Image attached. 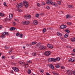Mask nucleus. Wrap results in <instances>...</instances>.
<instances>
[{
  "mask_svg": "<svg viewBox=\"0 0 75 75\" xmlns=\"http://www.w3.org/2000/svg\"><path fill=\"white\" fill-rule=\"evenodd\" d=\"M47 4H52V6H54L55 7H57V4L55 2H52L51 0H48L46 2Z\"/></svg>",
  "mask_w": 75,
  "mask_h": 75,
  "instance_id": "obj_1",
  "label": "nucleus"
},
{
  "mask_svg": "<svg viewBox=\"0 0 75 75\" xmlns=\"http://www.w3.org/2000/svg\"><path fill=\"white\" fill-rule=\"evenodd\" d=\"M8 33L5 32L4 33H2V35L1 36V38H5L6 37V35H8Z\"/></svg>",
  "mask_w": 75,
  "mask_h": 75,
  "instance_id": "obj_2",
  "label": "nucleus"
},
{
  "mask_svg": "<svg viewBox=\"0 0 75 75\" xmlns=\"http://www.w3.org/2000/svg\"><path fill=\"white\" fill-rule=\"evenodd\" d=\"M44 55L46 56H49L51 55V52L49 51H46L44 53Z\"/></svg>",
  "mask_w": 75,
  "mask_h": 75,
  "instance_id": "obj_3",
  "label": "nucleus"
},
{
  "mask_svg": "<svg viewBox=\"0 0 75 75\" xmlns=\"http://www.w3.org/2000/svg\"><path fill=\"white\" fill-rule=\"evenodd\" d=\"M48 60L49 62H56V60L53 58H49Z\"/></svg>",
  "mask_w": 75,
  "mask_h": 75,
  "instance_id": "obj_4",
  "label": "nucleus"
},
{
  "mask_svg": "<svg viewBox=\"0 0 75 75\" xmlns=\"http://www.w3.org/2000/svg\"><path fill=\"white\" fill-rule=\"evenodd\" d=\"M23 6V3H21L17 5L16 7L18 8H21Z\"/></svg>",
  "mask_w": 75,
  "mask_h": 75,
  "instance_id": "obj_5",
  "label": "nucleus"
},
{
  "mask_svg": "<svg viewBox=\"0 0 75 75\" xmlns=\"http://www.w3.org/2000/svg\"><path fill=\"white\" fill-rule=\"evenodd\" d=\"M30 63H31V62H30V61H28L26 62V63L25 64V68H27L28 67V66L30 65Z\"/></svg>",
  "mask_w": 75,
  "mask_h": 75,
  "instance_id": "obj_6",
  "label": "nucleus"
},
{
  "mask_svg": "<svg viewBox=\"0 0 75 75\" xmlns=\"http://www.w3.org/2000/svg\"><path fill=\"white\" fill-rule=\"evenodd\" d=\"M23 3H24V4L25 6L27 8L28 7V2L26 1H23Z\"/></svg>",
  "mask_w": 75,
  "mask_h": 75,
  "instance_id": "obj_7",
  "label": "nucleus"
},
{
  "mask_svg": "<svg viewBox=\"0 0 75 75\" xmlns=\"http://www.w3.org/2000/svg\"><path fill=\"white\" fill-rule=\"evenodd\" d=\"M69 62H75V58L74 57H72L69 59Z\"/></svg>",
  "mask_w": 75,
  "mask_h": 75,
  "instance_id": "obj_8",
  "label": "nucleus"
},
{
  "mask_svg": "<svg viewBox=\"0 0 75 75\" xmlns=\"http://www.w3.org/2000/svg\"><path fill=\"white\" fill-rule=\"evenodd\" d=\"M25 18L27 19H30L31 18V16L28 15H26L25 16Z\"/></svg>",
  "mask_w": 75,
  "mask_h": 75,
  "instance_id": "obj_9",
  "label": "nucleus"
},
{
  "mask_svg": "<svg viewBox=\"0 0 75 75\" xmlns=\"http://www.w3.org/2000/svg\"><path fill=\"white\" fill-rule=\"evenodd\" d=\"M67 74L68 75H71L72 74V72L70 70H67Z\"/></svg>",
  "mask_w": 75,
  "mask_h": 75,
  "instance_id": "obj_10",
  "label": "nucleus"
},
{
  "mask_svg": "<svg viewBox=\"0 0 75 75\" xmlns=\"http://www.w3.org/2000/svg\"><path fill=\"white\" fill-rule=\"evenodd\" d=\"M66 27H67V26L64 25H62L60 27V28L61 29H64V28H66Z\"/></svg>",
  "mask_w": 75,
  "mask_h": 75,
  "instance_id": "obj_11",
  "label": "nucleus"
},
{
  "mask_svg": "<svg viewBox=\"0 0 75 75\" xmlns=\"http://www.w3.org/2000/svg\"><path fill=\"white\" fill-rule=\"evenodd\" d=\"M13 69L15 72H18V71H19L17 67H13Z\"/></svg>",
  "mask_w": 75,
  "mask_h": 75,
  "instance_id": "obj_12",
  "label": "nucleus"
},
{
  "mask_svg": "<svg viewBox=\"0 0 75 75\" xmlns=\"http://www.w3.org/2000/svg\"><path fill=\"white\" fill-rule=\"evenodd\" d=\"M45 48H46V47H45V46H41L39 47V49L40 50H45Z\"/></svg>",
  "mask_w": 75,
  "mask_h": 75,
  "instance_id": "obj_13",
  "label": "nucleus"
},
{
  "mask_svg": "<svg viewBox=\"0 0 75 75\" xmlns=\"http://www.w3.org/2000/svg\"><path fill=\"white\" fill-rule=\"evenodd\" d=\"M47 45L48 48H53V46H52V45L51 44H48Z\"/></svg>",
  "mask_w": 75,
  "mask_h": 75,
  "instance_id": "obj_14",
  "label": "nucleus"
},
{
  "mask_svg": "<svg viewBox=\"0 0 75 75\" xmlns=\"http://www.w3.org/2000/svg\"><path fill=\"white\" fill-rule=\"evenodd\" d=\"M41 44L40 43H37L36 46V48H37L38 47V48H40V47H41Z\"/></svg>",
  "mask_w": 75,
  "mask_h": 75,
  "instance_id": "obj_15",
  "label": "nucleus"
},
{
  "mask_svg": "<svg viewBox=\"0 0 75 75\" xmlns=\"http://www.w3.org/2000/svg\"><path fill=\"white\" fill-rule=\"evenodd\" d=\"M33 23L35 25H37V24H38V21H37V20L33 21Z\"/></svg>",
  "mask_w": 75,
  "mask_h": 75,
  "instance_id": "obj_16",
  "label": "nucleus"
},
{
  "mask_svg": "<svg viewBox=\"0 0 75 75\" xmlns=\"http://www.w3.org/2000/svg\"><path fill=\"white\" fill-rule=\"evenodd\" d=\"M57 34L59 37H61V36H62V34L61 33H60V32H58L57 33Z\"/></svg>",
  "mask_w": 75,
  "mask_h": 75,
  "instance_id": "obj_17",
  "label": "nucleus"
},
{
  "mask_svg": "<svg viewBox=\"0 0 75 75\" xmlns=\"http://www.w3.org/2000/svg\"><path fill=\"white\" fill-rule=\"evenodd\" d=\"M50 68H51V69H52L53 70H54V67L52 64H50Z\"/></svg>",
  "mask_w": 75,
  "mask_h": 75,
  "instance_id": "obj_18",
  "label": "nucleus"
},
{
  "mask_svg": "<svg viewBox=\"0 0 75 75\" xmlns=\"http://www.w3.org/2000/svg\"><path fill=\"white\" fill-rule=\"evenodd\" d=\"M16 29V28H14V27H12L10 28V30L11 31H12V30H15Z\"/></svg>",
  "mask_w": 75,
  "mask_h": 75,
  "instance_id": "obj_19",
  "label": "nucleus"
},
{
  "mask_svg": "<svg viewBox=\"0 0 75 75\" xmlns=\"http://www.w3.org/2000/svg\"><path fill=\"white\" fill-rule=\"evenodd\" d=\"M29 23L30 22H29L28 21H25V24H26V25H28V24H29Z\"/></svg>",
  "mask_w": 75,
  "mask_h": 75,
  "instance_id": "obj_20",
  "label": "nucleus"
},
{
  "mask_svg": "<svg viewBox=\"0 0 75 75\" xmlns=\"http://www.w3.org/2000/svg\"><path fill=\"white\" fill-rule=\"evenodd\" d=\"M68 6L69 7V8H74V6L71 5H69Z\"/></svg>",
  "mask_w": 75,
  "mask_h": 75,
  "instance_id": "obj_21",
  "label": "nucleus"
},
{
  "mask_svg": "<svg viewBox=\"0 0 75 75\" xmlns=\"http://www.w3.org/2000/svg\"><path fill=\"white\" fill-rule=\"evenodd\" d=\"M17 11H18L19 12H23V11L20 9H17Z\"/></svg>",
  "mask_w": 75,
  "mask_h": 75,
  "instance_id": "obj_22",
  "label": "nucleus"
},
{
  "mask_svg": "<svg viewBox=\"0 0 75 75\" xmlns=\"http://www.w3.org/2000/svg\"><path fill=\"white\" fill-rule=\"evenodd\" d=\"M32 55L33 57H35L37 55V54L35 53H33L32 54Z\"/></svg>",
  "mask_w": 75,
  "mask_h": 75,
  "instance_id": "obj_23",
  "label": "nucleus"
},
{
  "mask_svg": "<svg viewBox=\"0 0 75 75\" xmlns=\"http://www.w3.org/2000/svg\"><path fill=\"white\" fill-rule=\"evenodd\" d=\"M4 16V14L3 13H0V16L1 17H3Z\"/></svg>",
  "mask_w": 75,
  "mask_h": 75,
  "instance_id": "obj_24",
  "label": "nucleus"
},
{
  "mask_svg": "<svg viewBox=\"0 0 75 75\" xmlns=\"http://www.w3.org/2000/svg\"><path fill=\"white\" fill-rule=\"evenodd\" d=\"M60 67V65L59 64H57L55 65V67L57 68H59Z\"/></svg>",
  "mask_w": 75,
  "mask_h": 75,
  "instance_id": "obj_25",
  "label": "nucleus"
},
{
  "mask_svg": "<svg viewBox=\"0 0 75 75\" xmlns=\"http://www.w3.org/2000/svg\"><path fill=\"white\" fill-rule=\"evenodd\" d=\"M13 14H10L9 15V17L11 18H12L13 17Z\"/></svg>",
  "mask_w": 75,
  "mask_h": 75,
  "instance_id": "obj_26",
  "label": "nucleus"
},
{
  "mask_svg": "<svg viewBox=\"0 0 75 75\" xmlns=\"http://www.w3.org/2000/svg\"><path fill=\"white\" fill-rule=\"evenodd\" d=\"M54 59L56 60V61H59L60 60V58L59 57H57L56 59Z\"/></svg>",
  "mask_w": 75,
  "mask_h": 75,
  "instance_id": "obj_27",
  "label": "nucleus"
},
{
  "mask_svg": "<svg viewBox=\"0 0 75 75\" xmlns=\"http://www.w3.org/2000/svg\"><path fill=\"white\" fill-rule=\"evenodd\" d=\"M21 23L22 24L25 25V21H22Z\"/></svg>",
  "mask_w": 75,
  "mask_h": 75,
  "instance_id": "obj_28",
  "label": "nucleus"
},
{
  "mask_svg": "<svg viewBox=\"0 0 75 75\" xmlns=\"http://www.w3.org/2000/svg\"><path fill=\"white\" fill-rule=\"evenodd\" d=\"M68 36V34L67 33H66L64 35V37H65V38H67Z\"/></svg>",
  "mask_w": 75,
  "mask_h": 75,
  "instance_id": "obj_29",
  "label": "nucleus"
},
{
  "mask_svg": "<svg viewBox=\"0 0 75 75\" xmlns=\"http://www.w3.org/2000/svg\"><path fill=\"white\" fill-rule=\"evenodd\" d=\"M62 1H58L57 3L58 4L60 5V4H61V2Z\"/></svg>",
  "mask_w": 75,
  "mask_h": 75,
  "instance_id": "obj_30",
  "label": "nucleus"
},
{
  "mask_svg": "<svg viewBox=\"0 0 75 75\" xmlns=\"http://www.w3.org/2000/svg\"><path fill=\"white\" fill-rule=\"evenodd\" d=\"M37 44V42H33L32 43V45H34V44Z\"/></svg>",
  "mask_w": 75,
  "mask_h": 75,
  "instance_id": "obj_31",
  "label": "nucleus"
},
{
  "mask_svg": "<svg viewBox=\"0 0 75 75\" xmlns=\"http://www.w3.org/2000/svg\"><path fill=\"white\" fill-rule=\"evenodd\" d=\"M71 41H75L74 38H72L71 40Z\"/></svg>",
  "mask_w": 75,
  "mask_h": 75,
  "instance_id": "obj_32",
  "label": "nucleus"
},
{
  "mask_svg": "<svg viewBox=\"0 0 75 75\" xmlns=\"http://www.w3.org/2000/svg\"><path fill=\"white\" fill-rule=\"evenodd\" d=\"M18 63L20 65H22V64H23V63L22 62H19Z\"/></svg>",
  "mask_w": 75,
  "mask_h": 75,
  "instance_id": "obj_33",
  "label": "nucleus"
},
{
  "mask_svg": "<svg viewBox=\"0 0 75 75\" xmlns=\"http://www.w3.org/2000/svg\"><path fill=\"white\" fill-rule=\"evenodd\" d=\"M28 74H31V70L30 69H29L28 71Z\"/></svg>",
  "mask_w": 75,
  "mask_h": 75,
  "instance_id": "obj_34",
  "label": "nucleus"
},
{
  "mask_svg": "<svg viewBox=\"0 0 75 75\" xmlns=\"http://www.w3.org/2000/svg\"><path fill=\"white\" fill-rule=\"evenodd\" d=\"M65 31L67 33H69L70 32V31H69V30L68 29L66 30Z\"/></svg>",
  "mask_w": 75,
  "mask_h": 75,
  "instance_id": "obj_35",
  "label": "nucleus"
},
{
  "mask_svg": "<svg viewBox=\"0 0 75 75\" xmlns=\"http://www.w3.org/2000/svg\"><path fill=\"white\" fill-rule=\"evenodd\" d=\"M40 16V15H39V14H36L35 15V17H39Z\"/></svg>",
  "mask_w": 75,
  "mask_h": 75,
  "instance_id": "obj_36",
  "label": "nucleus"
},
{
  "mask_svg": "<svg viewBox=\"0 0 75 75\" xmlns=\"http://www.w3.org/2000/svg\"><path fill=\"white\" fill-rule=\"evenodd\" d=\"M43 33H45L46 31V29L45 28H44L42 31Z\"/></svg>",
  "mask_w": 75,
  "mask_h": 75,
  "instance_id": "obj_37",
  "label": "nucleus"
},
{
  "mask_svg": "<svg viewBox=\"0 0 75 75\" xmlns=\"http://www.w3.org/2000/svg\"><path fill=\"white\" fill-rule=\"evenodd\" d=\"M69 17V15L68 14H67L66 15V18H68Z\"/></svg>",
  "mask_w": 75,
  "mask_h": 75,
  "instance_id": "obj_38",
  "label": "nucleus"
},
{
  "mask_svg": "<svg viewBox=\"0 0 75 75\" xmlns=\"http://www.w3.org/2000/svg\"><path fill=\"white\" fill-rule=\"evenodd\" d=\"M19 37H21V38H22L23 37V34H21L19 35Z\"/></svg>",
  "mask_w": 75,
  "mask_h": 75,
  "instance_id": "obj_39",
  "label": "nucleus"
},
{
  "mask_svg": "<svg viewBox=\"0 0 75 75\" xmlns=\"http://www.w3.org/2000/svg\"><path fill=\"white\" fill-rule=\"evenodd\" d=\"M4 5L5 6H6V7H7V4L6 2H5L4 3Z\"/></svg>",
  "mask_w": 75,
  "mask_h": 75,
  "instance_id": "obj_40",
  "label": "nucleus"
},
{
  "mask_svg": "<svg viewBox=\"0 0 75 75\" xmlns=\"http://www.w3.org/2000/svg\"><path fill=\"white\" fill-rule=\"evenodd\" d=\"M67 24L68 25H71V24L72 23H71V22H68L67 23Z\"/></svg>",
  "mask_w": 75,
  "mask_h": 75,
  "instance_id": "obj_41",
  "label": "nucleus"
},
{
  "mask_svg": "<svg viewBox=\"0 0 75 75\" xmlns=\"http://www.w3.org/2000/svg\"><path fill=\"white\" fill-rule=\"evenodd\" d=\"M37 6H38V7H40L41 6V4H40V3H38Z\"/></svg>",
  "mask_w": 75,
  "mask_h": 75,
  "instance_id": "obj_42",
  "label": "nucleus"
},
{
  "mask_svg": "<svg viewBox=\"0 0 75 75\" xmlns=\"http://www.w3.org/2000/svg\"><path fill=\"white\" fill-rule=\"evenodd\" d=\"M5 49L6 50H8V48H9L8 47H7L6 46H5Z\"/></svg>",
  "mask_w": 75,
  "mask_h": 75,
  "instance_id": "obj_43",
  "label": "nucleus"
},
{
  "mask_svg": "<svg viewBox=\"0 0 75 75\" xmlns=\"http://www.w3.org/2000/svg\"><path fill=\"white\" fill-rule=\"evenodd\" d=\"M2 59H5L6 57H5V56H3L2 57Z\"/></svg>",
  "mask_w": 75,
  "mask_h": 75,
  "instance_id": "obj_44",
  "label": "nucleus"
},
{
  "mask_svg": "<svg viewBox=\"0 0 75 75\" xmlns=\"http://www.w3.org/2000/svg\"><path fill=\"white\" fill-rule=\"evenodd\" d=\"M20 35V33H18L16 34V35L17 36H18Z\"/></svg>",
  "mask_w": 75,
  "mask_h": 75,
  "instance_id": "obj_45",
  "label": "nucleus"
},
{
  "mask_svg": "<svg viewBox=\"0 0 75 75\" xmlns=\"http://www.w3.org/2000/svg\"><path fill=\"white\" fill-rule=\"evenodd\" d=\"M61 69H65V67H64V66H62L61 67Z\"/></svg>",
  "mask_w": 75,
  "mask_h": 75,
  "instance_id": "obj_46",
  "label": "nucleus"
},
{
  "mask_svg": "<svg viewBox=\"0 0 75 75\" xmlns=\"http://www.w3.org/2000/svg\"><path fill=\"white\" fill-rule=\"evenodd\" d=\"M40 72H42V74H43V73H44V70L43 69L41 70L40 71Z\"/></svg>",
  "mask_w": 75,
  "mask_h": 75,
  "instance_id": "obj_47",
  "label": "nucleus"
},
{
  "mask_svg": "<svg viewBox=\"0 0 75 75\" xmlns=\"http://www.w3.org/2000/svg\"><path fill=\"white\" fill-rule=\"evenodd\" d=\"M46 8H47V9H48V10H49L50 9V6H47Z\"/></svg>",
  "mask_w": 75,
  "mask_h": 75,
  "instance_id": "obj_48",
  "label": "nucleus"
},
{
  "mask_svg": "<svg viewBox=\"0 0 75 75\" xmlns=\"http://www.w3.org/2000/svg\"><path fill=\"white\" fill-rule=\"evenodd\" d=\"M72 73H73V75H75V71H72Z\"/></svg>",
  "mask_w": 75,
  "mask_h": 75,
  "instance_id": "obj_49",
  "label": "nucleus"
},
{
  "mask_svg": "<svg viewBox=\"0 0 75 75\" xmlns=\"http://www.w3.org/2000/svg\"><path fill=\"white\" fill-rule=\"evenodd\" d=\"M16 22H13V25L14 26V25H16Z\"/></svg>",
  "mask_w": 75,
  "mask_h": 75,
  "instance_id": "obj_50",
  "label": "nucleus"
},
{
  "mask_svg": "<svg viewBox=\"0 0 75 75\" xmlns=\"http://www.w3.org/2000/svg\"><path fill=\"white\" fill-rule=\"evenodd\" d=\"M52 73H53V74H54V75H55V74H56V72H54V71H53Z\"/></svg>",
  "mask_w": 75,
  "mask_h": 75,
  "instance_id": "obj_51",
  "label": "nucleus"
},
{
  "mask_svg": "<svg viewBox=\"0 0 75 75\" xmlns=\"http://www.w3.org/2000/svg\"><path fill=\"white\" fill-rule=\"evenodd\" d=\"M45 3L44 2H43L42 3V5L43 6H44V5H45Z\"/></svg>",
  "mask_w": 75,
  "mask_h": 75,
  "instance_id": "obj_52",
  "label": "nucleus"
},
{
  "mask_svg": "<svg viewBox=\"0 0 75 75\" xmlns=\"http://www.w3.org/2000/svg\"><path fill=\"white\" fill-rule=\"evenodd\" d=\"M55 75H59V74L58 73H56V74H55Z\"/></svg>",
  "mask_w": 75,
  "mask_h": 75,
  "instance_id": "obj_53",
  "label": "nucleus"
},
{
  "mask_svg": "<svg viewBox=\"0 0 75 75\" xmlns=\"http://www.w3.org/2000/svg\"><path fill=\"white\" fill-rule=\"evenodd\" d=\"M11 58H12V59H14V57L12 56L11 57Z\"/></svg>",
  "mask_w": 75,
  "mask_h": 75,
  "instance_id": "obj_54",
  "label": "nucleus"
},
{
  "mask_svg": "<svg viewBox=\"0 0 75 75\" xmlns=\"http://www.w3.org/2000/svg\"><path fill=\"white\" fill-rule=\"evenodd\" d=\"M3 28L2 26L0 25V29H1V28Z\"/></svg>",
  "mask_w": 75,
  "mask_h": 75,
  "instance_id": "obj_55",
  "label": "nucleus"
},
{
  "mask_svg": "<svg viewBox=\"0 0 75 75\" xmlns=\"http://www.w3.org/2000/svg\"><path fill=\"white\" fill-rule=\"evenodd\" d=\"M11 18H10V17H9V18L8 19V20L10 21L11 20Z\"/></svg>",
  "mask_w": 75,
  "mask_h": 75,
  "instance_id": "obj_56",
  "label": "nucleus"
},
{
  "mask_svg": "<svg viewBox=\"0 0 75 75\" xmlns=\"http://www.w3.org/2000/svg\"><path fill=\"white\" fill-rule=\"evenodd\" d=\"M60 39H61V40H63L64 39V38L63 37L61 38Z\"/></svg>",
  "mask_w": 75,
  "mask_h": 75,
  "instance_id": "obj_57",
  "label": "nucleus"
},
{
  "mask_svg": "<svg viewBox=\"0 0 75 75\" xmlns=\"http://www.w3.org/2000/svg\"><path fill=\"white\" fill-rule=\"evenodd\" d=\"M73 52H75V49H73Z\"/></svg>",
  "mask_w": 75,
  "mask_h": 75,
  "instance_id": "obj_58",
  "label": "nucleus"
},
{
  "mask_svg": "<svg viewBox=\"0 0 75 75\" xmlns=\"http://www.w3.org/2000/svg\"><path fill=\"white\" fill-rule=\"evenodd\" d=\"M46 75H50V74H49L48 73H46Z\"/></svg>",
  "mask_w": 75,
  "mask_h": 75,
  "instance_id": "obj_59",
  "label": "nucleus"
},
{
  "mask_svg": "<svg viewBox=\"0 0 75 75\" xmlns=\"http://www.w3.org/2000/svg\"><path fill=\"white\" fill-rule=\"evenodd\" d=\"M9 53L10 54H11V52L10 51L9 52Z\"/></svg>",
  "mask_w": 75,
  "mask_h": 75,
  "instance_id": "obj_60",
  "label": "nucleus"
},
{
  "mask_svg": "<svg viewBox=\"0 0 75 75\" xmlns=\"http://www.w3.org/2000/svg\"><path fill=\"white\" fill-rule=\"evenodd\" d=\"M9 52H12V50H10V51H9Z\"/></svg>",
  "mask_w": 75,
  "mask_h": 75,
  "instance_id": "obj_61",
  "label": "nucleus"
},
{
  "mask_svg": "<svg viewBox=\"0 0 75 75\" xmlns=\"http://www.w3.org/2000/svg\"><path fill=\"white\" fill-rule=\"evenodd\" d=\"M58 1H62V0H58Z\"/></svg>",
  "mask_w": 75,
  "mask_h": 75,
  "instance_id": "obj_62",
  "label": "nucleus"
},
{
  "mask_svg": "<svg viewBox=\"0 0 75 75\" xmlns=\"http://www.w3.org/2000/svg\"><path fill=\"white\" fill-rule=\"evenodd\" d=\"M1 53H0V56H1Z\"/></svg>",
  "mask_w": 75,
  "mask_h": 75,
  "instance_id": "obj_63",
  "label": "nucleus"
},
{
  "mask_svg": "<svg viewBox=\"0 0 75 75\" xmlns=\"http://www.w3.org/2000/svg\"><path fill=\"white\" fill-rule=\"evenodd\" d=\"M15 21H17V19H15Z\"/></svg>",
  "mask_w": 75,
  "mask_h": 75,
  "instance_id": "obj_64",
  "label": "nucleus"
}]
</instances>
